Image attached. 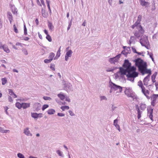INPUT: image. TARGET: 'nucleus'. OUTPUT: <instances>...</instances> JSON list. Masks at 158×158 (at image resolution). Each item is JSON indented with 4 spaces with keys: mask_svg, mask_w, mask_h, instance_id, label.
I'll return each mask as SVG.
<instances>
[{
    "mask_svg": "<svg viewBox=\"0 0 158 158\" xmlns=\"http://www.w3.org/2000/svg\"><path fill=\"white\" fill-rule=\"evenodd\" d=\"M22 107L25 109L30 106V103H22Z\"/></svg>",
    "mask_w": 158,
    "mask_h": 158,
    "instance_id": "nucleus-21",
    "label": "nucleus"
},
{
    "mask_svg": "<svg viewBox=\"0 0 158 158\" xmlns=\"http://www.w3.org/2000/svg\"><path fill=\"white\" fill-rule=\"evenodd\" d=\"M2 85H4L7 82V80L6 78H2Z\"/></svg>",
    "mask_w": 158,
    "mask_h": 158,
    "instance_id": "nucleus-37",
    "label": "nucleus"
},
{
    "mask_svg": "<svg viewBox=\"0 0 158 158\" xmlns=\"http://www.w3.org/2000/svg\"><path fill=\"white\" fill-rule=\"evenodd\" d=\"M55 65L53 64H51L50 66V68L51 69L54 71L55 70Z\"/></svg>",
    "mask_w": 158,
    "mask_h": 158,
    "instance_id": "nucleus-44",
    "label": "nucleus"
},
{
    "mask_svg": "<svg viewBox=\"0 0 158 158\" xmlns=\"http://www.w3.org/2000/svg\"><path fill=\"white\" fill-rule=\"evenodd\" d=\"M46 38L48 40L49 42H51L52 41L51 37L49 34L47 35Z\"/></svg>",
    "mask_w": 158,
    "mask_h": 158,
    "instance_id": "nucleus-42",
    "label": "nucleus"
},
{
    "mask_svg": "<svg viewBox=\"0 0 158 158\" xmlns=\"http://www.w3.org/2000/svg\"><path fill=\"white\" fill-rule=\"evenodd\" d=\"M41 12L43 16L44 17H46L47 16V14L45 13V11L43 9H42Z\"/></svg>",
    "mask_w": 158,
    "mask_h": 158,
    "instance_id": "nucleus-36",
    "label": "nucleus"
},
{
    "mask_svg": "<svg viewBox=\"0 0 158 158\" xmlns=\"http://www.w3.org/2000/svg\"><path fill=\"white\" fill-rule=\"evenodd\" d=\"M150 97V98H151V100H152V101L156 102V99L157 98L156 96V95H155V94H153L152 95V96Z\"/></svg>",
    "mask_w": 158,
    "mask_h": 158,
    "instance_id": "nucleus-22",
    "label": "nucleus"
},
{
    "mask_svg": "<svg viewBox=\"0 0 158 158\" xmlns=\"http://www.w3.org/2000/svg\"><path fill=\"white\" fill-rule=\"evenodd\" d=\"M112 1H113V0H108V2L109 5L110 6H111L112 5Z\"/></svg>",
    "mask_w": 158,
    "mask_h": 158,
    "instance_id": "nucleus-62",
    "label": "nucleus"
},
{
    "mask_svg": "<svg viewBox=\"0 0 158 158\" xmlns=\"http://www.w3.org/2000/svg\"><path fill=\"white\" fill-rule=\"evenodd\" d=\"M135 36L137 38L139 39L141 36V34L139 31H136L134 33Z\"/></svg>",
    "mask_w": 158,
    "mask_h": 158,
    "instance_id": "nucleus-27",
    "label": "nucleus"
},
{
    "mask_svg": "<svg viewBox=\"0 0 158 158\" xmlns=\"http://www.w3.org/2000/svg\"><path fill=\"white\" fill-rule=\"evenodd\" d=\"M141 19H142V16L140 15H139L138 17V18H137V21H138V22L140 23V22L141 21Z\"/></svg>",
    "mask_w": 158,
    "mask_h": 158,
    "instance_id": "nucleus-50",
    "label": "nucleus"
},
{
    "mask_svg": "<svg viewBox=\"0 0 158 158\" xmlns=\"http://www.w3.org/2000/svg\"><path fill=\"white\" fill-rule=\"evenodd\" d=\"M140 109L142 110H144L146 108V105L144 103H141L140 105Z\"/></svg>",
    "mask_w": 158,
    "mask_h": 158,
    "instance_id": "nucleus-29",
    "label": "nucleus"
},
{
    "mask_svg": "<svg viewBox=\"0 0 158 158\" xmlns=\"http://www.w3.org/2000/svg\"><path fill=\"white\" fill-rule=\"evenodd\" d=\"M12 12L14 14H17V9L14 6H12L11 7Z\"/></svg>",
    "mask_w": 158,
    "mask_h": 158,
    "instance_id": "nucleus-26",
    "label": "nucleus"
},
{
    "mask_svg": "<svg viewBox=\"0 0 158 158\" xmlns=\"http://www.w3.org/2000/svg\"><path fill=\"white\" fill-rule=\"evenodd\" d=\"M73 52L71 50H69L67 52L65 55V60L67 61L69 59V57H70L72 56Z\"/></svg>",
    "mask_w": 158,
    "mask_h": 158,
    "instance_id": "nucleus-15",
    "label": "nucleus"
},
{
    "mask_svg": "<svg viewBox=\"0 0 158 158\" xmlns=\"http://www.w3.org/2000/svg\"><path fill=\"white\" fill-rule=\"evenodd\" d=\"M60 108L63 111H64L65 109L68 110L69 109V107L68 106H62Z\"/></svg>",
    "mask_w": 158,
    "mask_h": 158,
    "instance_id": "nucleus-35",
    "label": "nucleus"
},
{
    "mask_svg": "<svg viewBox=\"0 0 158 158\" xmlns=\"http://www.w3.org/2000/svg\"><path fill=\"white\" fill-rule=\"evenodd\" d=\"M57 96L61 100H63L64 99L65 96L64 94H58Z\"/></svg>",
    "mask_w": 158,
    "mask_h": 158,
    "instance_id": "nucleus-32",
    "label": "nucleus"
},
{
    "mask_svg": "<svg viewBox=\"0 0 158 158\" xmlns=\"http://www.w3.org/2000/svg\"><path fill=\"white\" fill-rule=\"evenodd\" d=\"M72 19L71 20L70 23H69V24L68 26V28H67V30H69V29L70 28V27L71 25V24H72Z\"/></svg>",
    "mask_w": 158,
    "mask_h": 158,
    "instance_id": "nucleus-59",
    "label": "nucleus"
},
{
    "mask_svg": "<svg viewBox=\"0 0 158 158\" xmlns=\"http://www.w3.org/2000/svg\"><path fill=\"white\" fill-rule=\"evenodd\" d=\"M139 42L142 46L145 44L149 45V42L148 37L145 35L141 37V38L139 40Z\"/></svg>",
    "mask_w": 158,
    "mask_h": 158,
    "instance_id": "nucleus-8",
    "label": "nucleus"
},
{
    "mask_svg": "<svg viewBox=\"0 0 158 158\" xmlns=\"http://www.w3.org/2000/svg\"><path fill=\"white\" fill-rule=\"evenodd\" d=\"M23 133L27 135L32 136V134L30 133L29 130V128L27 127L24 130Z\"/></svg>",
    "mask_w": 158,
    "mask_h": 158,
    "instance_id": "nucleus-18",
    "label": "nucleus"
},
{
    "mask_svg": "<svg viewBox=\"0 0 158 158\" xmlns=\"http://www.w3.org/2000/svg\"><path fill=\"white\" fill-rule=\"evenodd\" d=\"M41 114H38L36 113H31V116L33 118H37L39 117V115H41Z\"/></svg>",
    "mask_w": 158,
    "mask_h": 158,
    "instance_id": "nucleus-25",
    "label": "nucleus"
},
{
    "mask_svg": "<svg viewBox=\"0 0 158 158\" xmlns=\"http://www.w3.org/2000/svg\"><path fill=\"white\" fill-rule=\"evenodd\" d=\"M13 27H14V31L16 33H18V30L17 29V27H16L15 24H14L13 25Z\"/></svg>",
    "mask_w": 158,
    "mask_h": 158,
    "instance_id": "nucleus-49",
    "label": "nucleus"
},
{
    "mask_svg": "<svg viewBox=\"0 0 158 158\" xmlns=\"http://www.w3.org/2000/svg\"><path fill=\"white\" fill-rule=\"evenodd\" d=\"M135 109L137 112V118L139 119L141 117V114L142 112L140 110L139 108L138 105H135Z\"/></svg>",
    "mask_w": 158,
    "mask_h": 158,
    "instance_id": "nucleus-14",
    "label": "nucleus"
},
{
    "mask_svg": "<svg viewBox=\"0 0 158 158\" xmlns=\"http://www.w3.org/2000/svg\"><path fill=\"white\" fill-rule=\"evenodd\" d=\"M0 132L2 133H6L9 132L10 131L9 130H4L3 128L0 127Z\"/></svg>",
    "mask_w": 158,
    "mask_h": 158,
    "instance_id": "nucleus-31",
    "label": "nucleus"
},
{
    "mask_svg": "<svg viewBox=\"0 0 158 158\" xmlns=\"http://www.w3.org/2000/svg\"><path fill=\"white\" fill-rule=\"evenodd\" d=\"M136 68L134 66H132L131 68L130 69L128 70V73L126 75L128 80L133 81L134 78L138 77L139 73L136 71Z\"/></svg>",
    "mask_w": 158,
    "mask_h": 158,
    "instance_id": "nucleus-1",
    "label": "nucleus"
},
{
    "mask_svg": "<svg viewBox=\"0 0 158 158\" xmlns=\"http://www.w3.org/2000/svg\"><path fill=\"white\" fill-rule=\"evenodd\" d=\"M152 4H153V7L152 9V11H153V10H155L156 9V7L155 6V1H153V3Z\"/></svg>",
    "mask_w": 158,
    "mask_h": 158,
    "instance_id": "nucleus-51",
    "label": "nucleus"
},
{
    "mask_svg": "<svg viewBox=\"0 0 158 158\" xmlns=\"http://www.w3.org/2000/svg\"><path fill=\"white\" fill-rule=\"evenodd\" d=\"M126 50L128 52H130L131 49H130V47H127L126 49Z\"/></svg>",
    "mask_w": 158,
    "mask_h": 158,
    "instance_id": "nucleus-63",
    "label": "nucleus"
},
{
    "mask_svg": "<svg viewBox=\"0 0 158 158\" xmlns=\"http://www.w3.org/2000/svg\"><path fill=\"white\" fill-rule=\"evenodd\" d=\"M121 55V54H119L116 55L115 57L110 58L109 60V62L111 64H115L116 62L118 61Z\"/></svg>",
    "mask_w": 158,
    "mask_h": 158,
    "instance_id": "nucleus-9",
    "label": "nucleus"
},
{
    "mask_svg": "<svg viewBox=\"0 0 158 158\" xmlns=\"http://www.w3.org/2000/svg\"><path fill=\"white\" fill-rule=\"evenodd\" d=\"M125 88L126 89L124 92L128 97L131 98L133 100L138 99L137 97L135 94L131 89L127 88Z\"/></svg>",
    "mask_w": 158,
    "mask_h": 158,
    "instance_id": "nucleus-3",
    "label": "nucleus"
},
{
    "mask_svg": "<svg viewBox=\"0 0 158 158\" xmlns=\"http://www.w3.org/2000/svg\"><path fill=\"white\" fill-rule=\"evenodd\" d=\"M119 73H120L121 75L122 76L126 75L127 73H128L129 70L127 69H124L123 68L120 67L119 68Z\"/></svg>",
    "mask_w": 158,
    "mask_h": 158,
    "instance_id": "nucleus-12",
    "label": "nucleus"
},
{
    "mask_svg": "<svg viewBox=\"0 0 158 158\" xmlns=\"http://www.w3.org/2000/svg\"><path fill=\"white\" fill-rule=\"evenodd\" d=\"M135 39V38L134 36H131L130 37V40L133 42L134 41V40Z\"/></svg>",
    "mask_w": 158,
    "mask_h": 158,
    "instance_id": "nucleus-58",
    "label": "nucleus"
},
{
    "mask_svg": "<svg viewBox=\"0 0 158 158\" xmlns=\"http://www.w3.org/2000/svg\"><path fill=\"white\" fill-rule=\"evenodd\" d=\"M8 15V19H13L12 15V14L9 12H8L7 13Z\"/></svg>",
    "mask_w": 158,
    "mask_h": 158,
    "instance_id": "nucleus-41",
    "label": "nucleus"
},
{
    "mask_svg": "<svg viewBox=\"0 0 158 158\" xmlns=\"http://www.w3.org/2000/svg\"><path fill=\"white\" fill-rule=\"evenodd\" d=\"M17 156L19 158H24V156L20 153H18L17 154Z\"/></svg>",
    "mask_w": 158,
    "mask_h": 158,
    "instance_id": "nucleus-40",
    "label": "nucleus"
},
{
    "mask_svg": "<svg viewBox=\"0 0 158 158\" xmlns=\"http://www.w3.org/2000/svg\"><path fill=\"white\" fill-rule=\"evenodd\" d=\"M57 115L60 117H63L64 116L65 114H64L62 113H58Z\"/></svg>",
    "mask_w": 158,
    "mask_h": 158,
    "instance_id": "nucleus-55",
    "label": "nucleus"
},
{
    "mask_svg": "<svg viewBox=\"0 0 158 158\" xmlns=\"http://www.w3.org/2000/svg\"><path fill=\"white\" fill-rule=\"evenodd\" d=\"M0 48L3 49L7 53H9L10 52V50L8 49V47L5 45L0 46Z\"/></svg>",
    "mask_w": 158,
    "mask_h": 158,
    "instance_id": "nucleus-17",
    "label": "nucleus"
},
{
    "mask_svg": "<svg viewBox=\"0 0 158 158\" xmlns=\"http://www.w3.org/2000/svg\"><path fill=\"white\" fill-rule=\"evenodd\" d=\"M150 57L152 59V61H154V59L153 57V54L152 53H150V54H149Z\"/></svg>",
    "mask_w": 158,
    "mask_h": 158,
    "instance_id": "nucleus-54",
    "label": "nucleus"
},
{
    "mask_svg": "<svg viewBox=\"0 0 158 158\" xmlns=\"http://www.w3.org/2000/svg\"><path fill=\"white\" fill-rule=\"evenodd\" d=\"M62 83L64 85L63 89H64L67 91H70L72 90V85L70 83L64 80L62 81Z\"/></svg>",
    "mask_w": 158,
    "mask_h": 158,
    "instance_id": "nucleus-7",
    "label": "nucleus"
},
{
    "mask_svg": "<svg viewBox=\"0 0 158 158\" xmlns=\"http://www.w3.org/2000/svg\"><path fill=\"white\" fill-rule=\"evenodd\" d=\"M49 106L47 104H45L44 105L42 108V110H44L46 109Z\"/></svg>",
    "mask_w": 158,
    "mask_h": 158,
    "instance_id": "nucleus-45",
    "label": "nucleus"
},
{
    "mask_svg": "<svg viewBox=\"0 0 158 158\" xmlns=\"http://www.w3.org/2000/svg\"><path fill=\"white\" fill-rule=\"evenodd\" d=\"M60 48H61V47H60L59 49L58 50V51L57 52L56 56L55 57H54L53 59L54 60L56 59L58 57H59L60 56Z\"/></svg>",
    "mask_w": 158,
    "mask_h": 158,
    "instance_id": "nucleus-28",
    "label": "nucleus"
},
{
    "mask_svg": "<svg viewBox=\"0 0 158 158\" xmlns=\"http://www.w3.org/2000/svg\"><path fill=\"white\" fill-rule=\"evenodd\" d=\"M48 27L50 30H52L54 28V27L52 23L49 22H48Z\"/></svg>",
    "mask_w": 158,
    "mask_h": 158,
    "instance_id": "nucleus-34",
    "label": "nucleus"
},
{
    "mask_svg": "<svg viewBox=\"0 0 158 158\" xmlns=\"http://www.w3.org/2000/svg\"><path fill=\"white\" fill-rule=\"evenodd\" d=\"M150 75H148L144 79L143 81H149V78L150 77Z\"/></svg>",
    "mask_w": 158,
    "mask_h": 158,
    "instance_id": "nucleus-38",
    "label": "nucleus"
},
{
    "mask_svg": "<svg viewBox=\"0 0 158 158\" xmlns=\"http://www.w3.org/2000/svg\"><path fill=\"white\" fill-rule=\"evenodd\" d=\"M134 62L135 63V65L138 68V70H140L144 65L147 64L146 62H144L143 60L140 58H138L135 59Z\"/></svg>",
    "mask_w": 158,
    "mask_h": 158,
    "instance_id": "nucleus-2",
    "label": "nucleus"
},
{
    "mask_svg": "<svg viewBox=\"0 0 158 158\" xmlns=\"http://www.w3.org/2000/svg\"><path fill=\"white\" fill-rule=\"evenodd\" d=\"M137 29H138V31H139L141 34H143L144 32V30L143 28V27L141 25H139L137 27Z\"/></svg>",
    "mask_w": 158,
    "mask_h": 158,
    "instance_id": "nucleus-19",
    "label": "nucleus"
},
{
    "mask_svg": "<svg viewBox=\"0 0 158 158\" xmlns=\"http://www.w3.org/2000/svg\"><path fill=\"white\" fill-rule=\"evenodd\" d=\"M140 24V23H139V22H138V21H136V22H135V23H134V24L135 26L136 27H138V26H139V25Z\"/></svg>",
    "mask_w": 158,
    "mask_h": 158,
    "instance_id": "nucleus-52",
    "label": "nucleus"
},
{
    "mask_svg": "<svg viewBox=\"0 0 158 158\" xmlns=\"http://www.w3.org/2000/svg\"><path fill=\"white\" fill-rule=\"evenodd\" d=\"M132 50L133 52L135 53H137V51H136V49H135V48H134V47H132Z\"/></svg>",
    "mask_w": 158,
    "mask_h": 158,
    "instance_id": "nucleus-60",
    "label": "nucleus"
},
{
    "mask_svg": "<svg viewBox=\"0 0 158 158\" xmlns=\"http://www.w3.org/2000/svg\"><path fill=\"white\" fill-rule=\"evenodd\" d=\"M110 85L112 89H113L114 90H118V91L119 92H122V87L115 84L112 82H110Z\"/></svg>",
    "mask_w": 158,
    "mask_h": 158,
    "instance_id": "nucleus-6",
    "label": "nucleus"
},
{
    "mask_svg": "<svg viewBox=\"0 0 158 158\" xmlns=\"http://www.w3.org/2000/svg\"><path fill=\"white\" fill-rule=\"evenodd\" d=\"M56 153L58 154V155L60 156H61V157H63V156L62 152H61L60 150H58L56 151Z\"/></svg>",
    "mask_w": 158,
    "mask_h": 158,
    "instance_id": "nucleus-43",
    "label": "nucleus"
},
{
    "mask_svg": "<svg viewBox=\"0 0 158 158\" xmlns=\"http://www.w3.org/2000/svg\"><path fill=\"white\" fill-rule=\"evenodd\" d=\"M9 93L10 95H12L14 93L13 92V90L11 89H8Z\"/></svg>",
    "mask_w": 158,
    "mask_h": 158,
    "instance_id": "nucleus-53",
    "label": "nucleus"
},
{
    "mask_svg": "<svg viewBox=\"0 0 158 158\" xmlns=\"http://www.w3.org/2000/svg\"><path fill=\"white\" fill-rule=\"evenodd\" d=\"M138 85L141 88L142 92L143 94L148 99H150V97L148 96L150 92L148 90H146L145 88L143 85L142 82L141 81L138 82Z\"/></svg>",
    "mask_w": 158,
    "mask_h": 158,
    "instance_id": "nucleus-4",
    "label": "nucleus"
},
{
    "mask_svg": "<svg viewBox=\"0 0 158 158\" xmlns=\"http://www.w3.org/2000/svg\"><path fill=\"white\" fill-rule=\"evenodd\" d=\"M114 70H115L114 69H108L106 71L108 72H113V71Z\"/></svg>",
    "mask_w": 158,
    "mask_h": 158,
    "instance_id": "nucleus-64",
    "label": "nucleus"
},
{
    "mask_svg": "<svg viewBox=\"0 0 158 158\" xmlns=\"http://www.w3.org/2000/svg\"><path fill=\"white\" fill-rule=\"evenodd\" d=\"M8 100H9V101L10 102H12L13 101V99H12V98H11V97H10V96H9L8 97Z\"/></svg>",
    "mask_w": 158,
    "mask_h": 158,
    "instance_id": "nucleus-61",
    "label": "nucleus"
},
{
    "mask_svg": "<svg viewBox=\"0 0 158 158\" xmlns=\"http://www.w3.org/2000/svg\"><path fill=\"white\" fill-rule=\"evenodd\" d=\"M55 110L53 109H50L48 110L47 111V113L48 114H53L55 112Z\"/></svg>",
    "mask_w": 158,
    "mask_h": 158,
    "instance_id": "nucleus-24",
    "label": "nucleus"
},
{
    "mask_svg": "<svg viewBox=\"0 0 158 158\" xmlns=\"http://www.w3.org/2000/svg\"><path fill=\"white\" fill-rule=\"evenodd\" d=\"M41 105L39 103H35L33 105V107L35 110L36 111H38L40 109Z\"/></svg>",
    "mask_w": 158,
    "mask_h": 158,
    "instance_id": "nucleus-16",
    "label": "nucleus"
},
{
    "mask_svg": "<svg viewBox=\"0 0 158 158\" xmlns=\"http://www.w3.org/2000/svg\"><path fill=\"white\" fill-rule=\"evenodd\" d=\"M114 125L115 127L116 128L120 131V128L119 125L118 124V120L117 119H115L114 121Z\"/></svg>",
    "mask_w": 158,
    "mask_h": 158,
    "instance_id": "nucleus-20",
    "label": "nucleus"
},
{
    "mask_svg": "<svg viewBox=\"0 0 158 158\" xmlns=\"http://www.w3.org/2000/svg\"><path fill=\"white\" fill-rule=\"evenodd\" d=\"M55 55L54 53L53 52H51L49 54L48 58L49 59H51V60L52 61L54 58Z\"/></svg>",
    "mask_w": 158,
    "mask_h": 158,
    "instance_id": "nucleus-30",
    "label": "nucleus"
},
{
    "mask_svg": "<svg viewBox=\"0 0 158 158\" xmlns=\"http://www.w3.org/2000/svg\"><path fill=\"white\" fill-rule=\"evenodd\" d=\"M148 110V116L149 117L150 119L153 121V109L151 108H150L149 109H147Z\"/></svg>",
    "mask_w": 158,
    "mask_h": 158,
    "instance_id": "nucleus-11",
    "label": "nucleus"
},
{
    "mask_svg": "<svg viewBox=\"0 0 158 158\" xmlns=\"http://www.w3.org/2000/svg\"><path fill=\"white\" fill-rule=\"evenodd\" d=\"M157 74V72H155L152 76L151 79L152 80V82L153 83H154L156 82L155 78Z\"/></svg>",
    "mask_w": 158,
    "mask_h": 158,
    "instance_id": "nucleus-23",
    "label": "nucleus"
},
{
    "mask_svg": "<svg viewBox=\"0 0 158 158\" xmlns=\"http://www.w3.org/2000/svg\"><path fill=\"white\" fill-rule=\"evenodd\" d=\"M43 99L45 100H51L52 99L51 98L47 96H44L43 98Z\"/></svg>",
    "mask_w": 158,
    "mask_h": 158,
    "instance_id": "nucleus-47",
    "label": "nucleus"
},
{
    "mask_svg": "<svg viewBox=\"0 0 158 158\" xmlns=\"http://www.w3.org/2000/svg\"><path fill=\"white\" fill-rule=\"evenodd\" d=\"M44 61L45 63L48 64L50 63L52 60H51V59H45Z\"/></svg>",
    "mask_w": 158,
    "mask_h": 158,
    "instance_id": "nucleus-46",
    "label": "nucleus"
},
{
    "mask_svg": "<svg viewBox=\"0 0 158 158\" xmlns=\"http://www.w3.org/2000/svg\"><path fill=\"white\" fill-rule=\"evenodd\" d=\"M130 52H126L125 51V50H123V51H122L121 52V54H123L125 56H127V55L128 53H130Z\"/></svg>",
    "mask_w": 158,
    "mask_h": 158,
    "instance_id": "nucleus-39",
    "label": "nucleus"
},
{
    "mask_svg": "<svg viewBox=\"0 0 158 158\" xmlns=\"http://www.w3.org/2000/svg\"><path fill=\"white\" fill-rule=\"evenodd\" d=\"M123 67V68L129 70L132 66H131V63L129 62L128 60H125Z\"/></svg>",
    "mask_w": 158,
    "mask_h": 158,
    "instance_id": "nucleus-10",
    "label": "nucleus"
},
{
    "mask_svg": "<svg viewBox=\"0 0 158 158\" xmlns=\"http://www.w3.org/2000/svg\"><path fill=\"white\" fill-rule=\"evenodd\" d=\"M15 106L19 109H20L22 107V104L19 102H16L15 104Z\"/></svg>",
    "mask_w": 158,
    "mask_h": 158,
    "instance_id": "nucleus-33",
    "label": "nucleus"
},
{
    "mask_svg": "<svg viewBox=\"0 0 158 158\" xmlns=\"http://www.w3.org/2000/svg\"><path fill=\"white\" fill-rule=\"evenodd\" d=\"M22 51L25 55H27L28 54L27 51L26 49L23 48L22 49Z\"/></svg>",
    "mask_w": 158,
    "mask_h": 158,
    "instance_id": "nucleus-48",
    "label": "nucleus"
},
{
    "mask_svg": "<svg viewBox=\"0 0 158 158\" xmlns=\"http://www.w3.org/2000/svg\"><path fill=\"white\" fill-rule=\"evenodd\" d=\"M69 113L70 115L71 116H73L75 115V114L73 113V111L71 110H69Z\"/></svg>",
    "mask_w": 158,
    "mask_h": 158,
    "instance_id": "nucleus-56",
    "label": "nucleus"
},
{
    "mask_svg": "<svg viewBox=\"0 0 158 158\" xmlns=\"http://www.w3.org/2000/svg\"><path fill=\"white\" fill-rule=\"evenodd\" d=\"M147 65L145 64L140 70L139 71L143 75L145 74H148V75H151L152 74V71L151 69L147 68Z\"/></svg>",
    "mask_w": 158,
    "mask_h": 158,
    "instance_id": "nucleus-5",
    "label": "nucleus"
},
{
    "mask_svg": "<svg viewBox=\"0 0 158 158\" xmlns=\"http://www.w3.org/2000/svg\"><path fill=\"white\" fill-rule=\"evenodd\" d=\"M140 4L143 6L146 7H148L150 5V3L146 2L145 0H139Z\"/></svg>",
    "mask_w": 158,
    "mask_h": 158,
    "instance_id": "nucleus-13",
    "label": "nucleus"
},
{
    "mask_svg": "<svg viewBox=\"0 0 158 158\" xmlns=\"http://www.w3.org/2000/svg\"><path fill=\"white\" fill-rule=\"evenodd\" d=\"M101 100H106L107 98L105 96H101L100 97Z\"/></svg>",
    "mask_w": 158,
    "mask_h": 158,
    "instance_id": "nucleus-57",
    "label": "nucleus"
}]
</instances>
